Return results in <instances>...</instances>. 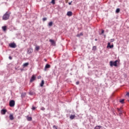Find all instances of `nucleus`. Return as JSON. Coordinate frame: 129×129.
<instances>
[{
    "label": "nucleus",
    "mask_w": 129,
    "mask_h": 129,
    "mask_svg": "<svg viewBox=\"0 0 129 129\" xmlns=\"http://www.w3.org/2000/svg\"><path fill=\"white\" fill-rule=\"evenodd\" d=\"M10 18V14H9L8 13H6L3 17V20L4 21H7V20H9V18Z\"/></svg>",
    "instance_id": "f257e3e1"
},
{
    "label": "nucleus",
    "mask_w": 129,
    "mask_h": 129,
    "mask_svg": "<svg viewBox=\"0 0 129 129\" xmlns=\"http://www.w3.org/2000/svg\"><path fill=\"white\" fill-rule=\"evenodd\" d=\"M117 61H110V66L111 67H112V66H115V67H116L117 66Z\"/></svg>",
    "instance_id": "f03ea898"
},
{
    "label": "nucleus",
    "mask_w": 129,
    "mask_h": 129,
    "mask_svg": "<svg viewBox=\"0 0 129 129\" xmlns=\"http://www.w3.org/2000/svg\"><path fill=\"white\" fill-rule=\"evenodd\" d=\"M9 47H10V48H17V44L15 43H10Z\"/></svg>",
    "instance_id": "7ed1b4c3"
},
{
    "label": "nucleus",
    "mask_w": 129,
    "mask_h": 129,
    "mask_svg": "<svg viewBox=\"0 0 129 129\" xmlns=\"http://www.w3.org/2000/svg\"><path fill=\"white\" fill-rule=\"evenodd\" d=\"M9 104L11 107H14V106H15V101L14 100L10 101Z\"/></svg>",
    "instance_id": "20e7f679"
},
{
    "label": "nucleus",
    "mask_w": 129,
    "mask_h": 129,
    "mask_svg": "<svg viewBox=\"0 0 129 129\" xmlns=\"http://www.w3.org/2000/svg\"><path fill=\"white\" fill-rule=\"evenodd\" d=\"M36 79V76H35V75H32L31 79L30 80V82H33V81H34Z\"/></svg>",
    "instance_id": "39448f33"
},
{
    "label": "nucleus",
    "mask_w": 129,
    "mask_h": 129,
    "mask_svg": "<svg viewBox=\"0 0 129 129\" xmlns=\"http://www.w3.org/2000/svg\"><path fill=\"white\" fill-rule=\"evenodd\" d=\"M107 48H110V49H112V48H113V44L110 45V42H108Z\"/></svg>",
    "instance_id": "423d86ee"
},
{
    "label": "nucleus",
    "mask_w": 129,
    "mask_h": 129,
    "mask_svg": "<svg viewBox=\"0 0 129 129\" xmlns=\"http://www.w3.org/2000/svg\"><path fill=\"white\" fill-rule=\"evenodd\" d=\"M27 53L28 54H32L33 53V48H29Z\"/></svg>",
    "instance_id": "0eeeda50"
},
{
    "label": "nucleus",
    "mask_w": 129,
    "mask_h": 129,
    "mask_svg": "<svg viewBox=\"0 0 129 129\" xmlns=\"http://www.w3.org/2000/svg\"><path fill=\"white\" fill-rule=\"evenodd\" d=\"M51 67V66L49 64H46L45 67V69H44V70L45 71H46V69H48L49 68H50Z\"/></svg>",
    "instance_id": "6e6552de"
},
{
    "label": "nucleus",
    "mask_w": 129,
    "mask_h": 129,
    "mask_svg": "<svg viewBox=\"0 0 129 129\" xmlns=\"http://www.w3.org/2000/svg\"><path fill=\"white\" fill-rule=\"evenodd\" d=\"M49 42H50L52 45L55 46V44H56V43L55 42V41L53 40V39H50Z\"/></svg>",
    "instance_id": "1a4fd4ad"
},
{
    "label": "nucleus",
    "mask_w": 129,
    "mask_h": 129,
    "mask_svg": "<svg viewBox=\"0 0 129 129\" xmlns=\"http://www.w3.org/2000/svg\"><path fill=\"white\" fill-rule=\"evenodd\" d=\"M67 16H68L69 17H71V16H72V12L71 11L68 12Z\"/></svg>",
    "instance_id": "9d476101"
},
{
    "label": "nucleus",
    "mask_w": 129,
    "mask_h": 129,
    "mask_svg": "<svg viewBox=\"0 0 129 129\" xmlns=\"http://www.w3.org/2000/svg\"><path fill=\"white\" fill-rule=\"evenodd\" d=\"M7 112V110L5 109H3L1 110V113L2 114H6V113Z\"/></svg>",
    "instance_id": "9b49d317"
},
{
    "label": "nucleus",
    "mask_w": 129,
    "mask_h": 129,
    "mask_svg": "<svg viewBox=\"0 0 129 129\" xmlns=\"http://www.w3.org/2000/svg\"><path fill=\"white\" fill-rule=\"evenodd\" d=\"M23 67H27V66H29V62H26L23 64Z\"/></svg>",
    "instance_id": "f8f14e48"
},
{
    "label": "nucleus",
    "mask_w": 129,
    "mask_h": 129,
    "mask_svg": "<svg viewBox=\"0 0 129 129\" xmlns=\"http://www.w3.org/2000/svg\"><path fill=\"white\" fill-rule=\"evenodd\" d=\"M2 29L4 32H6L7 31V26L2 27Z\"/></svg>",
    "instance_id": "ddd939ff"
},
{
    "label": "nucleus",
    "mask_w": 129,
    "mask_h": 129,
    "mask_svg": "<svg viewBox=\"0 0 129 129\" xmlns=\"http://www.w3.org/2000/svg\"><path fill=\"white\" fill-rule=\"evenodd\" d=\"M75 117V115H71L70 117V118L71 119H74V118Z\"/></svg>",
    "instance_id": "4468645a"
},
{
    "label": "nucleus",
    "mask_w": 129,
    "mask_h": 129,
    "mask_svg": "<svg viewBox=\"0 0 129 129\" xmlns=\"http://www.w3.org/2000/svg\"><path fill=\"white\" fill-rule=\"evenodd\" d=\"M9 117L11 120H13V119H14V116H13V114H10Z\"/></svg>",
    "instance_id": "2eb2a0df"
},
{
    "label": "nucleus",
    "mask_w": 129,
    "mask_h": 129,
    "mask_svg": "<svg viewBox=\"0 0 129 129\" xmlns=\"http://www.w3.org/2000/svg\"><path fill=\"white\" fill-rule=\"evenodd\" d=\"M44 84V80H42L41 83L40 84L41 87H43Z\"/></svg>",
    "instance_id": "dca6fc26"
},
{
    "label": "nucleus",
    "mask_w": 129,
    "mask_h": 129,
    "mask_svg": "<svg viewBox=\"0 0 129 129\" xmlns=\"http://www.w3.org/2000/svg\"><path fill=\"white\" fill-rule=\"evenodd\" d=\"M48 26L49 27H52L53 26V22H50L49 23H48Z\"/></svg>",
    "instance_id": "f3484780"
},
{
    "label": "nucleus",
    "mask_w": 129,
    "mask_h": 129,
    "mask_svg": "<svg viewBox=\"0 0 129 129\" xmlns=\"http://www.w3.org/2000/svg\"><path fill=\"white\" fill-rule=\"evenodd\" d=\"M27 119L28 121H31L32 120V117H27Z\"/></svg>",
    "instance_id": "a211bd4d"
},
{
    "label": "nucleus",
    "mask_w": 129,
    "mask_h": 129,
    "mask_svg": "<svg viewBox=\"0 0 129 129\" xmlns=\"http://www.w3.org/2000/svg\"><path fill=\"white\" fill-rule=\"evenodd\" d=\"M35 50H36V51H39V50H40V46H36Z\"/></svg>",
    "instance_id": "6ab92c4d"
},
{
    "label": "nucleus",
    "mask_w": 129,
    "mask_h": 129,
    "mask_svg": "<svg viewBox=\"0 0 129 129\" xmlns=\"http://www.w3.org/2000/svg\"><path fill=\"white\" fill-rule=\"evenodd\" d=\"M119 12H120V9H119V8L117 9L116 10V13L117 14H118V13H119Z\"/></svg>",
    "instance_id": "aec40b11"
},
{
    "label": "nucleus",
    "mask_w": 129,
    "mask_h": 129,
    "mask_svg": "<svg viewBox=\"0 0 129 129\" xmlns=\"http://www.w3.org/2000/svg\"><path fill=\"white\" fill-rule=\"evenodd\" d=\"M120 102L121 103H124V99H121L120 100Z\"/></svg>",
    "instance_id": "412c9836"
},
{
    "label": "nucleus",
    "mask_w": 129,
    "mask_h": 129,
    "mask_svg": "<svg viewBox=\"0 0 129 129\" xmlns=\"http://www.w3.org/2000/svg\"><path fill=\"white\" fill-rule=\"evenodd\" d=\"M51 4H52L53 5H55V0H52Z\"/></svg>",
    "instance_id": "4be33fe9"
},
{
    "label": "nucleus",
    "mask_w": 129,
    "mask_h": 129,
    "mask_svg": "<svg viewBox=\"0 0 129 129\" xmlns=\"http://www.w3.org/2000/svg\"><path fill=\"white\" fill-rule=\"evenodd\" d=\"M83 35L82 33H81L80 34L77 35V37H80V36H82Z\"/></svg>",
    "instance_id": "5701e85b"
},
{
    "label": "nucleus",
    "mask_w": 129,
    "mask_h": 129,
    "mask_svg": "<svg viewBox=\"0 0 129 129\" xmlns=\"http://www.w3.org/2000/svg\"><path fill=\"white\" fill-rule=\"evenodd\" d=\"M118 111H119V113L120 114H121L122 111H121V110H120V109H118Z\"/></svg>",
    "instance_id": "b1692460"
},
{
    "label": "nucleus",
    "mask_w": 129,
    "mask_h": 129,
    "mask_svg": "<svg viewBox=\"0 0 129 129\" xmlns=\"http://www.w3.org/2000/svg\"><path fill=\"white\" fill-rule=\"evenodd\" d=\"M43 21L44 22H45V21H47V18H43Z\"/></svg>",
    "instance_id": "393cba45"
},
{
    "label": "nucleus",
    "mask_w": 129,
    "mask_h": 129,
    "mask_svg": "<svg viewBox=\"0 0 129 129\" xmlns=\"http://www.w3.org/2000/svg\"><path fill=\"white\" fill-rule=\"evenodd\" d=\"M93 50H96V46H93Z\"/></svg>",
    "instance_id": "a878e982"
},
{
    "label": "nucleus",
    "mask_w": 129,
    "mask_h": 129,
    "mask_svg": "<svg viewBox=\"0 0 129 129\" xmlns=\"http://www.w3.org/2000/svg\"><path fill=\"white\" fill-rule=\"evenodd\" d=\"M41 110H45V108H44L43 107H42L41 108Z\"/></svg>",
    "instance_id": "bb28decb"
},
{
    "label": "nucleus",
    "mask_w": 129,
    "mask_h": 129,
    "mask_svg": "<svg viewBox=\"0 0 129 129\" xmlns=\"http://www.w3.org/2000/svg\"><path fill=\"white\" fill-rule=\"evenodd\" d=\"M36 108L35 107L33 106L32 108V110H35V109Z\"/></svg>",
    "instance_id": "cd10ccee"
},
{
    "label": "nucleus",
    "mask_w": 129,
    "mask_h": 129,
    "mask_svg": "<svg viewBox=\"0 0 129 129\" xmlns=\"http://www.w3.org/2000/svg\"><path fill=\"white\" fill-rule=\"evenodd\" d=\"M114 39H110V42H114Z\"/></svg>",
    "instance_id": "c85d7f7f"
},
{
    "label": "nucleus",
    "mask_w": 129,
    "mask_h": 129,
    "mask_svg": "<svg viewBox=\"0 0 129 129\" xmlns=\"http://www.w3.org/2000/svg\"><path fill=\"white\" fill-rule=\"evenodd\" d=\"M72 4V2H71L69 3V5L70 6Z\"/></svg>",
    "instance_id": "c756f323"
},
{
    "label": "nucleus",
    "mask_w": 129,
    "mask_h": 129,
    "mask_svg": "<svg viewBox=\"0 0 129 129\" xmlns=\"http://www.w3.org/2000/svg\"><path fill=\"white\" fill-rule=\"evenodd\" d=\"M126 95H127V96H128L129 97V93H127Z\"/></svg>",
    "instance_id": "7c9ffc66"
},
{
    "label": "nucleus",
    "mask_w": 129,
    "mask_h": 129,
    "mask_svg": "<svg viewBox=\"0 0 129 129\" xmlns=\"http://www.w3.org/2000/svg\"><path fill=\"white\" fill-rule=\"evenodd\" d=\"M76 84H77V85H78V84H79V82H77Z\"/></svg>",
    "instance_id": "2f4dec72"
},
{
    "label": "nucleus",
    "mask_w": 129,
    "mask_h": 129,
    "mask_svg": "<svg viewBox=\"0 0 129 129\" xmlns=\"http://www.w3.org/2000/svg\"><path fill=\"white\" fill-rule=\"evenodd\" d=\"M40 78H41V76H39L38 77V79H40Z\"/></svg>",
    "instance_id": "473e14b6"
},
{
    "label": "nucleus",
    "mask_w": 129,
    "mask_h": 129,
    "mask_svg": "<svg viewBox=\"0 0 129 129\" xmlns=\"http://www.w3.org/2000/svg\"><path fill=\"white\" fill-rule=\"evenodd\" d=\"M9 59H10V60H12V56H9Z\"/></svg>",
    "instance_id": "72a5a7b5"
},
{
    "label": "nucleus",
    "mask_w": 129,
    "mask_h": 129,
    "mask_svg": "<svg viewBox=\"0 0 129 129\" xmlns=\"http://www.w3.org/2000/svg\"><path fill=\"white\" fill-rule=\"evenodd\" d=\"M103 33H104V30L102 31V34H103Z\"/></svg>",
    "instance_id": "f704fd0d"
},
{
    "label": "nucleus",
    "mask_w": 129,
    "mask_h": 129,
    "mask_svg": "<svg viewBox=\"0 0 129 129\" xmlns=\"http://www.w3.org/2000/svg\"><path fill=\"white\" fill-rule=\"evenodd\" d=\"M95 41H97V39H95Z\"/></svg>",
    "instance_id": "c9c22d12"
},
{
    "label": "nucleus",
    "mask_w": 129,
    "mask_h": 129,
    "mask_svg": "<svg viewBox=\"0 0 129 129\" xmlns=\"http://www.w3.org/2000/svg\"><path fill=\"white\" fill-rule=\"evenodd\" d=\"M53 127H56V126L54 125V126H53Z\"/></svg>",
    "instance_id": "e433bc0d"
},
{
    "label": "nucleus",
    "mask_w": 129,
    "mask_h": 129,
    "mask_svg": "<svg viewBox=\"0 0 129 129\" xmlns=\"http://www.w3.org/2000/svg\"><path fill=\"white\" fill-rule=\"evenodd\" d=\"M45 61H47V60L45 59Z\"/></svg>",
    "instance_id": "4c0bfd02"
}]
</instances>
